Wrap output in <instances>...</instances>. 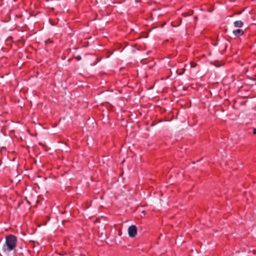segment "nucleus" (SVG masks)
Returning a JSON list of instances; mask_svg holds the SVG:
<instances>
[{"label": "nucleus", "instance_id": "nucleus-1", "mask_svg": "<svg viewBox=\"0 0 256 256\" xmlns=\"http://www.w3.org/2000/svg\"><path fill=\"white\" fill-rule=\"evenodd\" d=\"M16 242L17 238L16 236L12 234L6 236L5 244L1 248L0 254L2 256H6L8 252L15 249Z\"/></svg>", "mask_w": 256, "mask_h": 256}, {"label": "nucleus", "instance_id": "nucleus-2", "mask_svg": "<svg viewBox=\"0 0 256 256\" xmlns=\"http://www.w3.org/2000/svg\"><path fill=\"white\" fill-rule=\"evenodd\" d=\"M128 236L131 238H134L137 234V228L134 225H132L128 228Z\"/></svg>", "mask_w": 256, "mask_h": 256}, {"label": "nucleus", "instance_id": "nucleus-3", "mask_svg": "<svg viewBox=\"0 0 256 256\" xmlns=\"http://www.w3.org/2000/svg\"><path fill=\"white\" fill-rule=\"evenodd\" d=\"M232 32L234 34V35L236 36H240L244 34L243 30L240 29L234 30H233Z\"/></svg>", "mask_w": 256, "mask_h": 256}, {"label": "nucleus", "instance_id": "nucleus-4", "mask_svg": "<svg viewBox=\"0 0 256 256\" xmlns=\"http://www.w3.org/2000/svg\"><path fill=\"white\" fill-rule=\"evenodd\" d=\"M234 25L236 28H241L243 26L244 23L241 20H236L234 22Z\"/></svg>", "mask_w": 256, "mask_h": 256}, {"label": "nucleus", "instance_id": "nucleus-5", "mask_svg": "<svg viewBox=\"0 0 256 256\" xmlns=\"http://www.w3.org/2000/svg\"><path fill=\"white\" fill-rule=\"evenodd\" d=\"M190 66L192 68H195L196 66V64L194 63V62H191L190 63Z\"/></svg>", "mask_w": 256, "mask_h": 256}, {"label": "nucleus", "instance_id": "nucleus-6", "mask_svg": "<svg viewBox=\"0 0 256 256\" xmlns=\"http://www.w3.org/2000/svg\"><path fill=\"white\" fill-rule=\"evenodd\" d=\"M52 42L50 40V39H48V40H46L45 42L46 44H48V43H50Z\"/></svg>", "mask_w": 256, "mask_h": 256}, {"label": "nucleus", "instance_id": "nucleus-7", "mask_svg": "<svg viewBox=\"0 0 256 256\" xmlns=\"http://www.w3.org/2000/svg\"><path fill=\"white\" fill-rule=\"evenodd\" d=\"M184 72V69H183L182 71L180 72H178V74L181 75Z\"/></svg>", "mask_w": 256, "mask_h": 256}, {"label": "nucleus", "instance_id": "nucleus-8", "mask_svg": "<svg viewBox=\"0 0 256 256\" xmlns=\"http://www.w3.org/2000/svg\"><path fill=\"white\" fill-rule=\"evenodd\" d=\"M76 59L78 60H80L82 59V58H81L80 56H76Z\"/></svg>", "mask_w": 256, "mask_h": 256}, {"label": "nucleus", "instance_id": "nucleus-9", "mask_svg": "<svg viewBox=\"0 0 256 256\" xmlns=\"http://www.w3.org/2000/svg\"><path fill=\"white\" fill-rule=\"evenodd\" d=\"M252 133H253L254 134H256V128H254V129H253Z\"/></svg>", "mask_w": 256, "mask_h": 256}, {"label": "nucleus", "instance_id": "nucleus-10", "mask_svg": "<svg viewBox=\"0 0 256 256\" xmlns=\"http://www.w3.org/2000/svg\"><path fill=\"white\" fill-rule=\"evenodd\" d=\"M215 66L217 67L220 66V65H218L217 64H216Z\"/></svg>", "mask_w": 256, "mask_h": 256}]
</instances>
